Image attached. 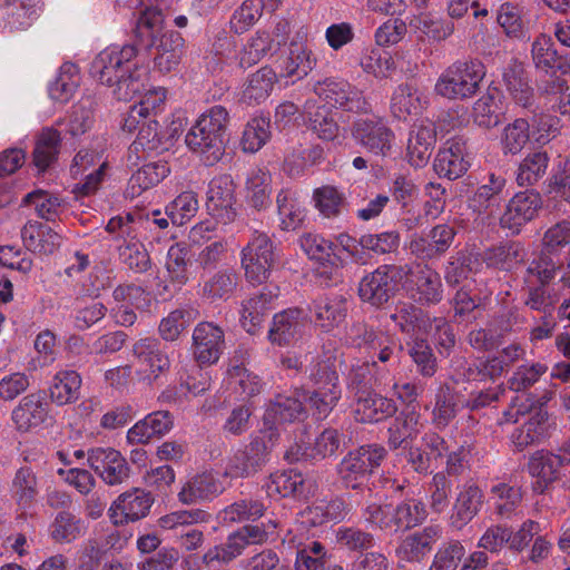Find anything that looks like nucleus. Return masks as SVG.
<instances>
[{"label": "nucleus", "mask_w": 570, "mask_h": 570, "mask_svg": "<svg viewBox=\"0 0 570 570\" xmlns=\"http://www.w3.org/2000/svg\"><path fill=\"white\" fill-rule=\"evenodd\" d=\"M271 175L262 169L253 170L246 180L247 203L257 210L267 208L271 200Z\"/></svg>", "instance_id": "nucleus-50"}, {"label": "nucleus", "mask_w": 570, "mask_h": 570, "mask_svg": "<svg viewBox=\"0 0 570 570\" xmlns=\"http://www.w3.org/2000/svg\"><path fill=\"white\" fill-rule=\"evenodd\" d=\"M409 402L400 415L389 428V445L392 450L404 449L410 451L413 441L417 438L420 414L416 412L417 404L412 400L413 394H405Z\"/></svg>", "instance_id": "nucleus-21"}, {"label": "nucleus", "mask_w": 570, "mask_h": 570, "mask_svg": "<svg viewBox=\"0 0 570 570\" xmlns=\"http://www.w3.org/2000/svg\"><path fill=\"white\" fill-rule=\"evenodd\" d=\"M238 275L232 269H220L203 285V295L209 299L228 298L236 289Z\"/></svg>", "instance_id": "nucleus-55"}, {"label": "nucleus", "mask_w": 570, "mask_h": 570, "mask_svg": "<svg viewBox=\"0 0 570 570\" xmlns=\"http://www.w3.org/2000/svg\"><path fill=\"white\" fill-rule=\"evenodd\" d=\"M530 141V125L523 118H517L509 122L500 137L503 155H518Z\"/></svg>", "instance_id": "nucleus-51"}, {"label": "nucleus", "mask_w": 570, "mask_h": 570, "mask_svg": "<svg viewBox=\"0 0 570 570\" xmlns=\"http://www.w3.org/2000/svg\"><path fill=\"white\" fill-rule=\"evenodd\" d=\"M352 441L345 432L336 429H325L314 442L312 455L318 459L333 456L337 451L346 449Z\"/></svg>", "instance_id": "nucleus-56"}, {"label": "nucleus", "mask_w": 570, "mask_h": 570, "mask_svg": "<svg viewBox=\"0 0 570 570\" xmlns=\"http://www.w3.org/2000/svg\"><path fill=\"white\" fill-rule=\"evenodd\" d=\"M391 488L395 493H404V499L395 507L368 505L365 510L366 520L389 533L405 532L422 524L428 518L425 504L405 492L409 488L405 483L392 481Z\"/></svg>", "instance_id": "nucleus-4"}, {"label": "nucleus", "mask_w": 570, "mask_h": 570, "mask_svg": "<svg viewBox=\"0 0 570 570\" xmlns=\"http://www.w3.org/2000/svg\"><path fill=\"white\" fill-rule=\"evenodd\" d=\"M23 204L32 207L40 218L55 220L61 212L62 200L56 195L39 189L27 194Z\"/></svg>", "instance_id": "nucleus-60"}, {"label": "nucleus", "mask_w": 570, "mask_h": 570, "mask_svg": "<svg viewBox=\"0 0 570 570\" xmlns=\"http://www.w3.org/2000/svg\"><path fill=\"white\" fill-rule=\"evenodd\" d=\"M505 178L491 174L489 176V183L481 185L471 198V204L478 212H485L498 207L501 202V194L505 187Z\"/></svg>", "instance_id": "nucleus-53"}, {"label": "nucleus", "mask_w": 570, "mask_h": 570, "mask_svg": "<svg viewBox=\"0 0 570 570\" xmlns=\"http://www.w3.org/2000/svg\"><path fill=\"white\" fill-rule=\"evenodd\" d=\"M49 401L41 394H27L19 406L12 411V420L20 431H28L45 422Z\"/></svg>", "instance_id": "nucleus-37"}, {"label": "nucleus", "mask_w": 570, "mask_h": 570, "mask_svg": "<svg viewBox=\"0 0 570 570\" xmlns=\"http://www.w3.org/2000/svg\"><path fill=\"white\" fill-rule=\"evenodd\" d=\"M562 468L559 456H556L553 452L535 451L528 462V471L535 479L532 490L538 494L549 491L561 479Z\"/></svg>", "instance_id": "nucleus-23"}, {"label": "nucleus", "mask_w": 570, "mask_h": 570, "mask_svg": "<svg viewBox=\"0 0 570 570\" xmlns=\"http://www.w3.org/2000/svg\"><path fill=\"white\" fill-rule=\"evenodd\" d=\"M79 77L76 66L72 63H63L60 72L49 87L51 99L58 102H67L73 96L78 87Z\"/></svg>", "instance_id": "nucleus-59"}, {"label": "nucleus", "mask_w": 570, "mask_h": 570, "mask_svg": "<svg viewBox=\"0 0 570 570\" xmlns=\"http://www.w3.org/2000/svg\"><path fill=\"white\" fill-rule=\"evenodd\" d=\"M154 502V498L149 492L135 488L118 497L110 508L115 524L134 522L145 518Z\"/></svg>", "instance_id": "nucleus-22"}, {"label": "nucleus", "mask_w": 570, "mask_h": 570, "mask_svg": "<svg viewBox=\"0 0 570 570\" xmlns=\"http://www.w3.org/2000/svg\"><path fill=\"white\" fill-rule=\"evenodd\" d=\"M307 406L295 396L277 394L276 400L266 409L263 416L262 432L276 434L278 442L281 436V426L285 423L301 422L307 417Z\"/></svg>", "instance_id": "nucleus-14"}, {"label": "nucleus", "mask_w": 570, "mask_h": 570, "mask_svg": "<svg viewBox=\"0 0 570 570\" xmlns=\"http://www.w3.org/2000/svg\"><path fill=\"white\" fill-rule=\"evenodd\" d=\"M198 210V199L195 193L184 191L166 206V215L171 223L181 226L190 220Z\"/></svg>", "instance_id": "nucleus-62"}, {"label": "nucleus", "mask_w": 570, "mask_h": 570, "mask_svg": "<svg viewBox=\"0 0 570 570\" xmlns=\"http://www.w3.org/2000/svg\"><path fill=\"white\" fill-rule=\"evenodd\" d=\"M448 452L443 438L434 432L425 433L420 446H410L407 462L419 473H429L438 469V462Z\"/></svg>", "instance_id": "nucleus-25"}, {"label": "nucleus", "mask_w": 570, "mask_h": 570, "mask_svg": "<svg viewBox=\"0 0 570 570\" xmlns=\"http://www.w3.org/2000/svg\"><path fill=\"white\" fill-rule=\"evenodd\" d=\"M170 146L171 138L160 129L159 122L155 118H148L142 122L129 149L134 153L161 154Z\"/></svg>", "instance_id": "nucleus-36"}, {"label": "nucleus", "mask_w": 570, "mask_h": 570, "mask_svg": "<svg viewBox=\"0 0 570 570\" xmlns=\"http://www.w3.org/2000/svg\"><path fill=\"white\" fill-rule=\"evenodd\" d=\"M549 156L546 151L528 154L519 164L515 181L521 187L535 185L547 171Z\"/></svg>", "instance_id": "nucleus-49"}, {"label": "nucleus", "mask_w": 570, "mask_h": 570, "mask_svg": "<svg viewBox=\"0 0 570 570\" xmlns=\"http://www.w3.org/2000/svg\"><path fill=\"white\" fill-rule=\"evenodd\" d=\"M440 537L441 529L439 527H425L402 540L396 550L397 556L407 562H421L432 551Z\"/></svg>", "instance_id": "nucleus-26"}, {"label": "nucleus", "mask_w": 570, "mask_h": 570, "mask_svg": "<svg viewBox=\"0 0 570 570\" xmlns=\"http://www.w3.org/2000/svg\"><path fill=\"white\" fill-rule=\"evenodd\" d=\"M276 297V292L264 287L261 292L243 302L240 322L247 333L255 334L259 330L268 312L272 309L273 299Z\"/></svg>", "instance_id": "nucleus-29"}, {"label": "nucleus", "mask_w": 570, "mask_h": 570, "mask_svg": "<svg viewBox=\"0 0 570 570\" xmlns=\"http://www.w3.org/2000/svg\"><path fill=\"white\" fill-rule=\"evenodd\" d=\"M38 495L37 478L31 468L22 466L17 472L11 484L12 500L20 509H29Z\"/></svg>", "instance_id": "nucleus-47"}, {"label": "nucleus", "mask_w": 570, "mask_h": 570, "mask_svg": "<svg viewBox=\"0 0 570 570\" xmlns=\"http://www.w3.org/2000/svg\"><path fill=\"white\" fill-rule=\"evenodd\" d=\"M316 63L312 51L299 43H292L289 53L284 61V70L287 77L302 79L308 75Z\"/></svg>", "instance_id": "nucleus-58"}, {"label": "nucleus", "mask_w": 570, "mask_h": 570, "mask_svg": "<svg viewBox=\"0 0 570 570\" xmlns=\"http://www.w3.org/2000/svg\"><path fill=\"white\" fill-rule=\"evenodd\" d=\"M410 27L420 37L426 38L430 42H441L451 37L454 32V23L450 20L435 18L431 14H420L410 21Z\"/></svg>", "instance_id": "nucleus-45"}, {"label": "nucleus", "mask_w": 570, "mask_h": 570, "mask_svg": "<svg viewBox=\"0 0 570 570\" xmlns=\"http://www.w3.org/2000/svg\"><path fill=\"white\" fill-rule=\"evenodd\" d=\"M188 248L179 243L171 245L167 252L166 269L169 285H164V292L173 294L188 281Z\"/></svg>", "instance_id": "nucleus-43"}, {"label": "nucleus", "mask_w": 570, "mask_h": 570, "mask_svg": "<svg viewBox=\"0 0 570 570\" xmlns=\"http://www.w3.org/2000/svg\"><path fill=\"white\" fill-rule=\"evenodd\" d=\"M225 345L224 332L209 322L199 323L193 332V352L199 365L215 364Z\"/></svg>", "instance_id": "nucleus-19"}, {"label": "nucleus", "mask_w": 570, "mask_h": 570, "mask_svg": "<svg viewBox=\"0 0 570 570\" xmlns=\"http://www.w3.org/2000/svg\"><path fill=\"white\" fill-rule=\"evenodd\" d=\"M456 229L454 225L439 224L428 237L413 236L410 240V252L421 259H433L444 255L454 242Z\"/></svg>", "instance_id": "nucleus-18"}, {"label": "nucleus", "mask_w": 570, "mask_h": 570, "mask_svg": "<svg viewBox=\"0 0 570 570\" xmlns=\"http://www.w3.org/2000/svg\"><path fill=\"white\" fill-rule=\"evenodd\" d=\"M550 395L542 394L539 397V394H517L512 399L511 407L505 412L507 420L517 422L519 415H530L528 422L511 434V441L518 451L538 444L549 436L546 405L551 400Z\"/></svg>", "instance_id": "nucleus-5"}, {"label": "nucleus", "mask_w": 570, "mask_h": 570, "mask_svg": "<svg viewBox=\"0 0 570 570\" xmlns=\"http://www.w3.org/2000/svg\"><path fill=\"white\" fill-rule=\"evenodd\" d=\"M165 16L156 10H145L136 24L135 38L139 49L155 48L156 69L161 73L175 70L181 60L184 39L178 32H163Z\"/></svg>", "instance_id": "nucleus-2"}, {"label": "nucleus", "mask_w": 570, "mask_h": 570, "mask_svg": "<svg viewBox=\"0 0 570 570\" xmlns=\"http://www.w3.org/2000/svg\"><path fill=\"white\" fill-rule=\"evenodd\" d=\"M542 206L541 196L534 190H525L515 194L508 203L505 212L500 218L503 228L510 229L513 234L532 220Z\"/></svg>", "instance_id": "nucleus-17"}, {"label": "nucleus", "mask_w": 570, "mask_h": 570, "mask_svg": "<svg viewBox=\"0 0 570 570\" xmlns=\"http://www.w3.org/2000/svg\"><path fill=\"white\" fill-rule=\"evenodd\" d=\"M271 138V121L266 117H254L245 126L240 146L245 153L258 151Z\"/></svg>", "instance_id": "nucleus-54"}, {"label": "nucleus", "mask_w": 570, "mask_h": 570, "mask_svg": "<svg viewBox=\"0 0 570 570\" xmlns=\"http://www.w3.org/2000/svg\"><path fill=\"white\" fill-rule=\"evenodd\" d=\"M425 100L422 92L410 83L400 85L391 98V111L400 120L417 116L424 109Z\"/></svg>", "instance_id": "nucleus-40"}, {"label": "nucleus", "mask_w": 570, "mask_h": 570, "mask_svg": "<svg viewBox=\"0 0 570 570\" xmlns=\"http://www.w3.org/2000/svg\"><path fill=\"white\" fill-rule=\"evenodd\" d=\"M268 539L263 525L246 524L230 533L227 541L209 548L204 554H191L185 559L187 569H200L202 566L212 568L215 563H228L240 556L249 544H262Z\"/></svg>", "instance_id": "nucleus-7"}, {"label": "nucleus", "mask_w": 570, "mask_h": 570, "mask_svg": "<svg viewBox=\"0 0 570 570\" xmlns=\"http://www.w3.org/2000/svg\"><path fill=\"white\" fill-rule=\"evenodd\" d=\"M275 263V247L272 239L267 234L254 230L240 253V264L246 279L253 285L263 284L269 277Z\"/></svg>", "instance_id": "nucleus-11"}, {"label": "nucleus", "mask_w": 570, "mask_h": 570, "mask_svg": "<svg viewBox=\"0 0 570 570\" xmlns=\"http://www.w3.org/2000/svg\"><path fill=\"white\" fill-rule=\"evenodd\" d=\"M504 85L512 99L520 106L531 107L534 100L533 89L529 85L527 72L521 62L513 60L503 73Z\"/></svg>", "instance_id": "nucleus-39"}, {"label": "nucleus", "mask_w": 570, "mask_h": 570, "mask_svg": "<svg viewBox=\"0 0 570 570\" xmlns=\"http://www.w3.org/2000/svg\"><path fill=\"white\" fill-rule=\"evenodd\" d=\"M386 455V449L377 443L350 450L335 468L342 488L362 490Z\"/></svg>", "instance_id": "nucleus-6"}, {"label": "nucleus", "mask_w": 570, "mask_h": 570, "mask_svg": "<svg viewBox=\"0 0 570 570\" xmlns=\"http://www.w3.org/2000/svg\"><path fill=\"white\" fill-rule=\"evenodd\" d=\"M351 135L355 142L367 153L385 157L392 148L394 132L379 117H361L351 126Z\"/></svg>", "instance_id": "nucleus-13"}, {"label": "nucleus", "mask_w": 570, "mask_h": 570, "mask_svg": "<svg viewBox=\"0 0 570 570\" xmlns=\"http://www.w3.org/2000/svg\"><path fill=\"white\" fill-rule=\"evenodd\" d=\"M277 444L276 434L258 433L249 442L235 450L227 459L225 472L232 479H248L263 471L272 456V450Z\"/></svg>", "instance_id": "nucleus-8"}, {"label": "nucleus", "mask_w": 570, "mask_h": 570, "mask_svg": "<svg viewBox=\"0 0 570 570\" xmlns=\"http://www.w3.org/2000/svg\"><path fill=\"white\" fill-rule=\"evenodd\" d=\"M409 265H382L365 275L358 284V295L363 302L382 306L396 293L400 283L409 276Z\"/></svg>", "instance_id": "nucleus-10"}, {"label": "nucleus", "mask_w": 570, "mask_h": 570, "mask_svg": "<svg viewBox=\"0 0 570 570\" xmlns=\"http://www.w3.org/2000/svg\"><path fill=\"white\" fill-rule=\"evenodd\" d=\"M277 81V75L271 67H262L248 76L243 89L242 99L248 105L265 101Z\"/></svg>", "instance_id": "nucleus-41"}, {"label": "nucleus", "mask_w": 570, "mask_h": 570, "mask_svg": "<svg viewBox=\"0 0 570 570\" xmlns=\"http://www.w3.org/2000/svg\"><path fill=\"white\" fill-rule=\"evenodd\" d=\"M132 354L139 364L158 375L170 367V358L165 346L155 337H144L132 345Z\"/></svg>", "instance_id": "nucleus-33"}, {"label": "nucleus", "mask_w": 570, "mask_h": 570, "mask_svg": "<svg viewBox=\"0 0 570 570\" xmlns=\"http://www.w3.org/2000/svg\"><path fill=\"white\" fill-rule=\"evenodd\" d=\"M21 238L28 250L39 255H50L61 244V236L39 222H28L21 229Z\"/></svg>", "instance_id": "nucleus-31"}, {"label": "nucleus", "mask_w": 570, "mask_h": 570, "mask_svg": "<svg viewBox=\"0 0 570 570\" xmlns=\"http://www.w3.org/2000/svg\"><path fill=\"white\" fill-rule=\"evenodd\" d=\"M464 554L465 549L460 541L445 542L436 551L429 570H456Z\"/></svg>", "instance_id": "nucleus-64"}, {"label": "nucleus", "mask_w": 570, "mask_h": 570, "mask_svg": "<svg viewBox=\"0 0 570 570\" xmlns=\"http://www.w3.org/2000/svg\"><path fill=\"white\" fill-rule=\"evenodd\" d=\"M228 124L227 109L220 105L213 106L191 126L185 142L191 151L203 156L207 165H214L224 155Z\"/></svg>", "instance_id": "nucleus-3"}, {"label": "nucleus", "mask_w": 570, "mask_h": 570, "mask_svg": "<svg viewBox=\"0 0 570 570\" xmlns=\"http://www.w3.org/2000/svg\"><path fill=\"white\" fill-rule=\"evenodd\" d=\"M304 327V312L301 308H287L274 315L268 331V340L278 346L289 345Z\"/></svg>", "instance_id": "nucleus-28"}, {"label": "nucleus", "mask_w": 570, "mask_h": 570, "mask_svg": "<svg viewBox=\"0 0 570 570\" xmlns=\"http://www.w3.org/2000/svg\"><path fill=\"white\" fill-rule=\"evenodd\" d=\"M274 49L275 46L271 35L266 31L258 30L245 45L240 53L239 65L244 68H248L257 63Z\"/></svg>", "instance_id": "nucleus-63"}, {"label": "nucleus", "mask_w": 570, "mask_h": 570, "mask_svg": "<svg viewBox=\"0 0 570 570\" xmlns=\"http://www.w3.org/2000/svg\"><path fill=\"white\" fill-rule=\"evenodd\" d=\"M314 92L327 105L345 111L361 112L370 108L362 92L342 79H325L317 82Z\"/></svg>", "instance_id": "nucleus-15"}, {"label": "nucleus", "mask_w": 570, "mask_h": 570, "mask_svg": "<svg viewBox=\"0 0 570 570\" xmlns=\"http://www.w3.org/2000/svg\"><path fill=\"white\" fill-rule=\"evenodd\" d=\"M89 466L109 485L126 482L130 466L122 454L112 448H94L88 451Z\"/></svg>", "instance_id": "nucleus-16"}, {"label": "nucleus", "mask_w": 570, "mask_h": 570, "mask_svg": "<svg viewBox=\"0 0 570 570\" xmlns=\"http://www.w3.org/2000/svg\"><path fill=\"white\" fill-rule=\"evenodd\" d=\"M396 411L397 406L393 399L383 394H365L357 400L355 416L363 423H377L392 416Z\"/></svg>", "instance_id": "nucleus-38"}, {"label": "nucleus", "mask_w": 570, "mask_h": 570, "mask_svg": "<svg viewBox=\"0 0 570 570\" xmlns=\"http://www.w3.org/2000/svg\"><path fill=\"white\" fill-rule=\"evenodd\" d=\"M315 324L324 332L338 327L347 315V301L342 295L320 297L313 304Z\"/></svg>", "instance_id": "nucleus-32"}, {"label": "nucleus", "mask_w": 570, "mask_h": 570, "mask_svg": "<svg viewBox=\"0 0 570 570\" xmlns=\"http://www.w3.org/2000/svg\"><path fill=\"white\" fill-rule=\"evenodd\" d=\"M484 76L485 69L481 61H455L442 72L435 83V91L449 99L470 98L476 94Z\"/></svg>", "instance_id": "nucleus-9"}, {"label": "nucleus", "mask_w": 570, "mask_h": 570, "mask_svg": "<svg viewBox=\"0 0 570 570\" xmlns=\"http://www.w3.org/2000/svg\"><path fill=\"white\" fill-rule=\"evenodd\" d=\"M351 511V503L342 497L322 500L304 510L303 517L313 527L325 523H340Z\"/></svg>", "instance_id": "nucleus-35"}, {"label": "nucleus", "mask_w": 570, "mask_h": 570, "mask_svg": "<svg viewBox=\"0 0 570 570\" xmlns=\"http://www.w3.org/2000/svg\"><path fill=\"white\" fill-rule=\"evenodd\" d=\"M94 122V102L86 98L72 106L70 114L66 118V129L72 137H77L90 130Z\"/></svg>", "instance_id": "nucleus-57"}, {"label": "nucleus", "mask_w": 570, "mask_h": 570, "mask_svg": "<svg viewBox=\"0 0 570 570\" xmlns=\"http://www.w3.org/2000/svg\"><path fill=\"white\" fill-rule=\"evenodd\" d=\"M525 250L523 246L515 242H508L497 247L487 249L483 253V262L489 267L501 271H511L524 261Z\"/></svg>", "instance_id": "nucleus-44"}, {"label": "nucleus", "mask_w": 570, "mask_h": 570, "mask_svg": "<svg viewBox=\"0 0 570 570\" xmlns=\"http://www.w3.org/2000/svg\"><path fill=\"white\" fill-rule=\"evenodd\" d=\"M174 425L173 415L168 411H155L138 421L127 432L128 442L147 443L153 438H161L168 433Z\"/></svg>", "instance_id": "nucleus-30"}, {"label": "nucleus", "mask_w": 570, "mask_h": 570, "mask_svg": "<svg viewBox=\"0 0 570 570\" xmlns=\"http://www.w3.org/2000/svg\"><path fill=\"white\" fill-rule=\"evenodd\" d=\"M61 147L60 132L55 128H43L36 139L32 153L33 164L39 171L47 170L56 163Z\"/></svg>", "instance_id": "nucleus-42"}, {"label": "nucleus", "mask_w": 570, "mask_h": 570, "mask_svg": "<svg viewBox=\"0 0 570 570\" xmlns=\"http://www.w3.org/2000/svg\"><path fill=\"white\" fill-rule=\"evenodd\" d=\"M206 209L216 223L228 225L235 222L238 215L236 185L230 175H218L209 181Z\"/></svg>", "instance_id": "nucleus-12"}, {"label": "nucleus", "mask_w": 570, "mask_h": 570, "mask_svg": "<svg viewBox=\"0 0 570 570\" xmlns=\"http://www.w3.org/2000/svg\"><path fill=\"white\" fill-rule=\"evenodd\" d=\"M138 46H111L100 51L90 68L92 77L101 85L112 87L118 100H130L138 94L144 83L141 70L135 58Z\"/></svg>", "instance_id": "nucleus-1"}, {"label": "nucleus", "mask_w": 570, "mask_h": 570, "mask_svg": "<svg viewBox=\"0 0 570 570\" xmlns=\"http://www.w3.org/2000/svg\"><path fill=\"white\" fill-rule=\"evenodd\" d=\"M436 142V127L433 121L423 120L411 134L407 142L409 163L421 168L425 166L431 158L434 145Z\"/></svg>", "instance_id": "nucleus-27"}, {"label": "nucleus", "mask_w": 570, "mask_h": 570, "mask_svg": "<svg viewBox=\"0 0 570 570\" xmlns=\"http://www.w3.org/2000/svg\"><path fill=\"white\" fill-rule=\"evenodd\" d=\"M482 504V490L473 483L464 484L453 505V512L451 515L452 527L461 530L479 513Z\"/></svg>", "instance_id": "nucleus-34"}, {"label": "nucleus", "mask_w": 570, "mask_h": 570, "mask_svg": "<svg viewBox=\"0 0 570 570\" xmlns=\"http://www.w3.org/2000/svg\"><path fill=\"white\" fill-rule=\"evenodd\" d=\"M277 210L283 229L294 230L301 226L305 218V210L289 189H283L276 197Z\"/></svg>", "instance_id": "nucleus-52"}, {"label": "nucleus", "mask_w": 570, "mask_h": 570, "mask_svg": "<svg viewBox=\"0 0 570 570\" xmlns=\"http://www.w3.org/2000/svg\"><path fill=\"white\" fill-rule=\"evenodd\" d=\"M305 110L309 127L318 138L330 141L338 136L340 127L326 106H315V102L307 101Z\"/></svg>", "instance_id": "nucleus-48"}, {"label": "nucleus", "mask_w": 570, "mask_h": 570, "mask_svg": "<svg viewBox=\"0 0 570 570\" xmlns=\"http://www.w3.org/2000/svg\"><path fill=\"white\" fill-rule=\"evenodd\" d=\"M219 483L210 473L197 474L190 479L178 493L179 500L185 504H193L208 500L219 493Z\"/></svg>", "instance_id": "nucleus-46"}, {"label": "nucleus", "mask_w": 570, "mask_h": 570, "mask_svg": "<svg viewBox=\"0 0 570 570\" xmlns=\"http://www.w3.org/2000/svg\"><path fill=\"white\" fill-rule=\"evenodd\" d=\"M409 292L414 302L421 305L438 304L443 298V285L440 274L429 265L417 264L410 272Z\"/></svg>", "instance_id": "nucleus-20"}, {"label": "nucleus", "mask_w": 570, "mask_h": 570, "mask_svg": "<svg viewBox=\"0 0 570 570\" xmlns=\"http://www.w3.org/2000/svg\"><path fill=\"white\" fill-rule=\"evenodd\" d=\"M531 56L535 68L546 73L553 71L560 59L552 39L543 33L533 41Z\"/></svg>", "instance_id": "nucleus-61"}, {"label": "nucleus", "mask_w": 570, "mask_h": 570, "mask_svg": "<svg viewBox=\"0 0 570 570\" xmlns=\"http://www.w3.org/2000/svg\"><path fill=\"white\" fill-rule=\"evenodd\" d=\"M466 151V142L461 137L449 139L439 150L433 168L440 176L450 180L461 177L469 167V163L464 159Z\"/></svg>", "instance_id": "nucleus-24"}]
</instances>
